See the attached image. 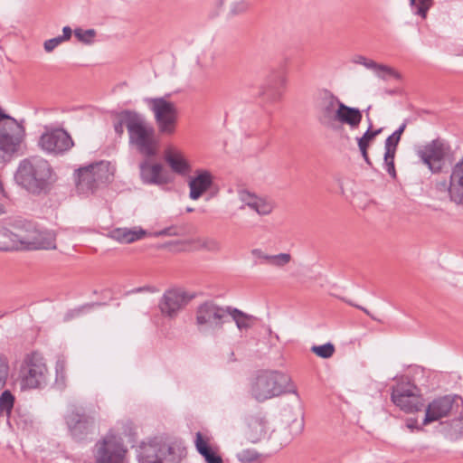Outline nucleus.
I'll use <instances>...</instances> for the list:
<instances>
[{"label": "nucleus", "instance_id": "nucleus-8", "mask_svg": "<svg viewBox=\"0 0 463 463\" xmlns=\"http://www.w3.org/2000/svg\"><path fill=\"white\" fill-rule=\"evenodd\" d=\"M231 306H219L213 300H205L195 310V324L200 331H222L229 318Z\"/></svg>", "mask_w": 463, "mask_h": 463}, {"label": "nucleus", "instance_id": "nucleus-18", "mask_svg": "<svg viewBox=\"0 0 463 463\" xmlns=\"http://www.w3.org/2000/svg\"><path fill=\"white\" fill-rule=\"evenodd\" d=\"M323 106L320 109V115L317 119L321 125L335 131H337L343 127L336 124V118H335V106H338V102H341L335 95H334L329 90L323 89L320 90Z\"/></svg>", "mask_w": 463, "mask_h": 463}, {"label": "nucleus", "instance_id": "nucleus-56", "mask_svg": "<svg viewBox=\"0 0 463 463\" xmlns=\"http://www.w3.org/2000/svg\"><path fill=\"white\" fill-rule=\"evenodd\" d=\"M251 253L256 258L263 259V260H269L270 262V256L271 255L264 254V252L260 249H254V250H251Z\"/></svg>", "mask_w": 463, "mask_h": 463}, {"label": "nucleus", "instance_id": "nucleus-1", "mask_svg": "<svg viewBox=\"0 0 463 463\" xmlns=\"http://www.w3.org/2000/svg\"><path fill=\"white\" fill-rule=\"evenodd\" d=\"M110 118L116 135L121 137L124 134V125L127 127L129 143L136 146L137 152L146 158L157 155L159 140L156 137L154 127L136 110H110Z\"/></svg>", "mask_w": 463, "mask_h": 463}, {"label": "nucleus", "instance_id": "nucleus-20", "mask_svg": "<svg viewBox=\"0 0 463 463\" xmlns=\"http://www.w3.org/2000/svg\"><path fill=\"white\" fill-rule=\"evenodd\" d=\"M448 191L449 199L456 204L463 203V156L451 169L449 184L444 181L440 184Z\"/></svg>", "mask_w": 463, "mask_h": 463}, {"label": "nucleus", "instance_id": "nucleus-30", "mask_svg": "<svg viewBox=\"0 0 463 463\" xmlns=\"http://www.w3.org/2000/svg\"><path fill=\"white\" fill-rule=\"evenodd\" d=\"M241 198L246 204L256 211L260 215H266L271 213L272 205L264 199L257 197L247 190L241 193Z\"/></svg>", "mask_w": 463, "mask_h": 463}, {"label": "nucleus", "instance_id": "nucleus-49", "mask_svg": "<svg viewBox=\"0 0 463 463\" xmlns=\"http://www.w3.org/2000/svg\"><path fill=\"white\" fill-rule=\"evenodd\" d=\"M202 247L209 251L216 252L221 250L220 243L214 239H209L203 241Z\"/></svg>", "mask_w": 463, "mask_h": 463}, {"label": "nucleus", "instance_id": "nucleus-6", "mask_svg": "<svg viewBox=\"0 0 463 463\" xmlns=\"http://www.w3.org/2000/svg\"><path fill=\"white\" fill-rule=\"evenodd\" d=\"M391 401L406 413L420 411L424 407L421 390L408 376L392 387Z\"/></svg>", "mask_w": 463, "mask_h": 463}, {"label": "nucleus", "instance_id": "nucleus-3", "mask_svg": "<svg viewBox=\"0 0 463 463\" xmlns=\"http://www.w3.org/2000/svg\"><path fill=\"white\" fill-rule=\"evenodd\" d=\"M251 396L263 402L284 393L296 392L288 373L277 370H260L250 383Z\"/></svg>", "mask_w": 463, "mask_h": 463}, {"label": "nucleus", "instance_id": "nucleus-21", "mask_svg": "<svg viewBox=\"0 0 463 463\" xmlns=\"http://www.w3.org/2000/svg\"><path fill=\"white\" fill-rule=\"evenodd\" d=\"M92 165L80 166L74 171L75 185L80 193L94 194L99 187L91 170Z\"/></svg>", "mask_w": 463, "mask_h": 463}, {"label": "nucleus", "instance_id": "nucleus-40", "mask_svg": "<svg viewBox=\"0 0 463 463\" xmlns=\"http://www.w3.org/2000/svg\"><path fill=\"white\" fill-rule=\"evenodd\" d=\"M73 33L77 40L84 44H91L94 42V38L97 34L94 29L83 30L81 28L74 29Z\"/></svg>", "mask_w": 463, "mask_h": 463}, {"label": "nucleus", "instance_id": "nucleus-25", "mask_svg": "<svg viewBox=\"0 0 463 463\" xmlns=\"http://www.w3.org/2000/svg\"><path fill=\"white\" fill-rule=\"evenodd\" d=\"M147 232L142 228H114L109 231L108 236L119 243H132L143 239Z\"/></svg>", "mask_w": 463, "mask_h": 463}, {"label": "nucleus", "instance_id": "nucleus-34", "mask_svg": "<svg viewBox=\"0 0 463 463\" xmlns=\"http://www.w3.org/2000/svg\"><path fill=\"white\" fill-rule=\"evenodd\" d=\"M55 382L54 386L60 391L66 387V360L63 356L59 357L55 364Z\"/></svg>", "mask_w": 463, "mask_h": 463}, {"label": "nucleus", "instance_id": "nucleus-52", "mask_svg": "<svg viewBox=\"0 0 463 463\" xmlns=\"http://www.w3.org/2000/svg\"><path fill=\"white\" fill-rule=\"evenodd\" d=\"M383 163H394L396 150L384 148Z\"/></svg>", "mask_w": 463, "mask_h": 463}, {"label": "nucleus", "instance_id": "nucleus-32", "mask_svg": "<svg viewBox=\"0 0 463 463\" xmlns=\"http://www.w3.org/2000/svg\"><path fill=\"white\" fill-rule=\"evenodd\" d=\"M229 317L235 322L237 328L240 331H247L252 328L258 318L252 315H249L242 310L232 307L230 308Z\"/></svg>", "mask_w": 463, "mask_h": 463}, {"label": "nucleus", "instance_id": "nucleus-59", "mask_svg": "<svg viewBox=\"0 0 463 463\" xmlns=\"http://www.w3.org/2000/svg\"><path fill=\"white\" fill-rule=\"evenodd\" d=\"M406 126H407V122L404 121L402 124H401L399 126V128L394 131L392 132L393 135L397 136V137H402L405 128H406Z\"/></svg>", "mask_w": 463, "mask_h": 463}, {"label": "nucleus", "instance_id": "nucleus-41", "mask_svg": "<svg viewBox=\"0 0 463 463\" xmlns=\"http://www.w3.org/2000/svg\"><path fill=\"white\" fill-rule=\"evenodd\" d=\"M17 415L14 418L15 423L19 429L23 430H31L33 428V420L31 415L22 413L19 410L16 411Z\"/></svg>", "mask_w": 463, "mask_h": 463}, {"label": "nucleus", "instance_id": "nucleus-23", "mask_svg": "<svg viewBox=\"0 0 463 463\" xmlns=\"http://www.w3.org/2000/svg\"><path fill=\"white\" fill-rule=\"evenodd\" d=\"M164 158L171 170L181 176L187 175L192 170L189 161L180 151L168 147L165 151Z\"/></svg>", "mask_w": 463, "mask_h": 463}, {"label": "nucleus", "instance_id": "nucleus-7", "mask_svg": "<svg viewBox=\"0 0 463 463\" xmlns=\"http://www.w3.org/2000/svg\"><path fill=\"white\" fill-rule=\"evenodd\" d=\"M64 422L69 436L76 442L92 439L95 419L82 407L72 406L64 415Z\"/></svg>", "mask_w": 463, "mask_h": 463}, {"label": "nucleus", "instance_id": "nucleus-11", "mask_svg": "<svg viewBox=\"0 0 463 463\" xmlns=\"http://www.w3.org/2000/svg\"><path fill=\"white\" fill-rule=\"evenodd\" d=\"M450 155L452 150L449 143L440 137L431 140L417 151V156L432 174L443 171L444 162Z\"/></svg>", "mask_w": 463, "mask_h": 463}, {"label": "nucleus", "instance_id": "nucleus-13", "mask_svg": "<svg viewBox=\"0 0 463 463\" xmlns=\"http://www.w3.org/2000/svg\"><path fill=\"white\" fill-rule=\"evenodd\" d=\"M194 298V293H189L182 288H168L164 292L157 306L164 317L175 319L178 313Z\"/></svg>", "mask_w": 463, "mask_h": 463}, {"label": "nucleus", "instance_id": "nucleus-17", "mask_svg": "<svg viewBox=\"0 0 463 463\" xmlns=\"http://www.w3.org/2000/svg\"><path fill=\"white\" fill-rule=\"evenodd\" d=\"M150 159L146 157L139 165L140 178L143 184L165 185L173 183L174 176L164 169L162 164H151Z\"/></svg>", "mask_w": 463, "mask_h": 463}, {"label": "nucleus", "instance_id": "nucleus-12", "mask_svg": "<svg viewBox=\"0 0 463 463\" xmlns=\"http://www.w3.org/2000/svg\"><path fill=\"white\" fill-rule=\"evenodd\" d=\"M38 146L48 154L63 156L74 146V141L67 130L62 128H49L45 127Z\"/></svg>", "mask_w": 463, "mask_h": 463}, {"label": "nucleus", "instance_id": "nucleus-14", "mask_svg": "<svg viewBox=\"0 0 463 463\" xmlns=\"http://www.w3.org/2000/svg\"><path fill=\"white\" fill-rule=\"evenodd\" d=\"M286 85L285 68L271 70L260 86L259 97L269 104L279 102L283 96V89Z\"/></svg>", "mask_w": 463, "mask_h": 463}, {"label": "nucleus", "instance_id": "nucleus-27", "mask_svg": "<svg viewBox=\"0 0 463 463\" xmlns=\"http://www.w3.org/2000/svg\"><path fill=\"white\" fill-rule=\"evenodd\" d=\"M194 444L196 450L203 457L206 463H223L222 458L211 446L208 438L200 431L195 434Z\"/></svg>", "mask_w": 463, "mask_h": 463}, {"label": "nucleus", "instance_id": "nucleus-35", "mask_svg": "<svg viewBox=\"0 0 463 463\" xmlns=\"http://www.w3.org/2000/svg\"><path fill=\"white\" fill-rule=\"evenodd\" d=\"M15 402V397L9 390H5L0 394V414L10 417Z\"/></svg>", "mask_w": 463, "mask_h": 463}, {"label": "nucleus", "instance_id": "nucleus-63", "mask_svg": "<svg viewBox=\"0 0 463 463\" xmlns=\"http://www.w3.org/2000/svg\"><path fill=\"white\" fill-rule=\"evenodd\" d=\"M194 211V209L193 207L186 208V213H193Z\"/></svg>", "mask_w": 463, "mask_h": 463}, {"label": "nucleus", "instance_id": "nucleus-26", "mask_svg": "<svg viewBox=\"0 0 463 463\" xmlns=\"http://www.w3.org/2000/svg\"><path fill=\"white\" fill-rule=\"evenodd\" d=\"M161 439L155 437L147 444L140 446L138 459L140 463H162L160 460Z\"/></svg>", "mask_w": 463, "mask_h": 463}, {"label": "nucleus", "instance_id": "nucleus-64", "mask_svg": "<svg viewBox=\"0 0 463 463\" xmlns=\"http://www.w3.org/2000/svg\"><path fill=\"white\" fill-rule=\"evenodd\" d=\"M387 93L390 95H394L396 93V91L394 90H390L387 91Z\"/></svg>", "mask_w": 463, "mask_h": 463}, {"label": "nucleus", "instance_id": "nucleus-22", "mask_svg": "<svg viewBox=\"0 0 463 463\" xmlns=\"http://www.w3.org/2000/svg\"><path fill=\"white\" fill-rule=\"evenodd\" d=\"M335 118H336V122H339L341 126L346 124L351 128H356L363 119V113L358 108L338 102V108L335 111Z\"/></svg>", "mask_w": 463, "mask_h": 463}, {"label": "nucleus", "instance_id": "nucleus-29", "mask_svg": "<svg viewBox=\"0 0 463 463\" xmlns=\"http://www.w3.org/2000/svg\"><path fill=\"white\" fill-rule=\"evenodd\" d=\"M93 168L91 169L94 173V176L98 184H108L112 182L114 177V167L111 165L109 161L100 160L90 164Z\"/></svg>", "mask_w": 463, "mask_h": 463}, {"label": "nucleus", "instance_id": "nucleus-19", "mask_svg": "<svg viewBox=\"0 0 463 463\" xmlns=\"http://www.w3.org/2000/svg\"><path fill=\"white\" fill-rule=\"evenodd\" d=\"M214 177L207 169H196L194 175H189L187 184L189 187V197L195 201L201 198L203 194L213 185Z\"/></svg>", "mask_w": 463, "mask_h": 463}, {"label": "nucleus", "instance_id": "nucleus-45", "mask_svg": "<svg viewBox=\"0 0 463 463\" xmlns=\"http://www.w3.org/2000/svg\"><path fill=\"white\" fill-rule=\"evenodd\" d=\"M384 74L396 80H402V74L399 71L388 65L382 64L380 71L377 72V76L383 80H386V76Z\"/></svg>", "mask_w": 463, "mask_h": 463}, {"label": "nucleus", "instance_id": "nucleus-39", "mask_svg": "<svg viewBox=\"0 0 463 463\" xmlns=\"http://www.w3.org/2000/svg\"><path fill=\"white\" fill-rule=\"evenodd\" d=\"M310 351L320 358L328 359L335 354V347L332 343L327 342L319 345H312Z\"/></svg>", "mask_w": 463, "mask_h": 463}, {"label": "nucleus", "instance_id": "nucleus-36", "mask_svg": "<svg viewBox=\"0 0 463 463\" xmlns=\"http://www.w3.org/2000/svg\"><path fill=\"white\" fill-rule=\"evenodd\" d=\"M409 4L414 14L425 19L434 4V0H409Z\"/></svg>", "mask_w": 463, "mask_h": 463}, {"label": "nucleus", "instance_id": "nucleus-62", "mask_svg": "<svg viewBox=\"0 0 463 463\" xmlns=\"http://www.w3.org/2000/svg\"><path fill=\"white\" fill-rule=\"evenodd\" d=\"M364 162H365L369 166H373V163H372V161H371V159H370V157H369V155H368L367 156H364Z\"/></svg>", "mask_w": 463, "mask_h": 463}, {"label": "nucleus", "instance_id": "nucleus-10", "mask_svg": "<svg viewBox=\"0 0 463 463\" xmlns=\"http://www.w3.org/2000/svg\"><path fill=\"white\" fill-rule=\"evenodd\" d=\"M170 97L171 94H165V97L145 99L154 113L158 132L166 136L175 133L178 117L176 106L174 102L167 100Z\"/></svg>", "mask_w": 463, "mask_h": 463}, {"label": "nucleus", "instance_id": "nucleus-55", "mask_svg": "<svg viewBox=\"0 0 463 463\" xmlns=\"http://www.w3.org/2000/svg\"><path fill=\"white\" fill-rule=\"evenodd\" d=\"M381 65H382L381 63H377L376 61H374L373 60L367 59V61H365L364 67L369 70H373L377 73L380 71Z\"/></svg>", "mask_w": 463, "mask_h": 463}, {"label": "nucleus", "instance_id": "nucleus-50", "mask_svg": "<svg viewBox=\"0 0 463 463\" xmlns=\"http://www.w3.org/2000/svg\"><path fill=\"white\" fill-rule=\"evenodd\" d=\"M406 426L407 428H409L411 430H417V431H423V426L424 425H419L418 424V420L416 418H409L406 420Z\"/></svg>", "mask_w": 463, "mask_h": 463}, {"label": "nucleus", "instance_id": "nucleus-47", "mask_svg": "<svg viewBox=\"0 0 463 463\" xmlns=\"http://www.w3.org/2000/svg\"><path fill=\"white\" fill-rule=\"evenodd\" d=\"M402 137L393 135L392 133L387 137L384 142V148H390L397 150L398 145L401 141Z\"/></svg>", "mask_w": 463, "mask_h": 463}, {"label": "nucleus", "instance_id": "nucleus-4", "mask_svg": "<svg viewBox=\"0 0 463 463\" xmlns=\"http://www.w3.org/2000/svg\"><path fill=\"white\" fill-rule=\"evenodd\" d=\"M24 129L17 120L0 107V164L5 165L15 156L21 146Z\"/></svg>", "mask_w": 463, "mask_h": 463}, {"label": "nucleus", "instance_id": "nucleus-15", "mask_svg": "<svg viewBox=\"0 0 463 463\" xmlns=\"http://www.w3.org/2000/svg\"><path fill=\"white\" fill-rule=\"evenodd\" d=\"M458 401H460L461 403H463L462 398L457 394L453 396L444 395L435 398L425 409V416L422 420V425H428L446 417L449 411L453 410L455 405L458 407Z\"/></svg>", "mask_w": 463, "mask_h": 463}, {"label": "nucleus", "instance_id": "nucleus-44", "mask_svg": "<svg viewBox=\"0 0 463 463\" xmlns=\"http://www.w3.org/2000/svg\"><path fill=\"white\" fill-rule=\"evenodd\" d=\"M237 458L242 463H251L260 458V454L255 449H247L238 453Z\"/></svg>", "mask_w": 463, "mask_h": 463}, {"label": "nucleus", "instance_id": "nucleus-48", "mask_svg": "<svg viewBox=\"0 0 463 463\" xmlns=\"http://www.w3.org/2000/svg\"><path fill=\"white\" fill-rule=\"evenodd\" d=\"M63 43L62 40H61L60 36L46 40L44 42L43 47L45 52H52L59 44Z\"/></svg>", "mask_w": 463, "mask_h": 463}, {"label": "nucleus", "instance_id": "nucleus-58", "mask_svg": "<svg viewBox=\"0 0 463 463\" xmlns=\"http://www.w3.org/2000/svg\"><path fill=\"white\" fill-rule=\"evenodd\" d=\"M157 289L154 286H143L133 289V292H156Z\"/></svg>", "mask_w": 463, "mask_h": 463}, {"label": "nucleus", "instance_id": "nucleus-61", "mask_svg": "<svg viewBox=\"0 0 463 463\" xmlns=\"http://www.w3.org/2000/svg\"><path fill=\"white\" fill-rule=\"evenodd\" d=\"M358 147H359V151H360L361 156H363V158L364 156H368V149H369V147H367V146L363 147V146H358Z\"/></svg>", "mask_w": 463, "mask_h": 463}, {"label": "nucleus", "instance_id": "nucleus-28", "mask_svg": "<svg viewBox=\"0 0 463 463\" xmlns=\"http://www.w3.org/2000/svg\"><path fill=\"white\" fill-rule=\"evenodd\" d=\"M186 455V449L175 442L167 443L161 439L160 460L162 463H181Z\"/></svg>", "mask_w": 463, "mask_h": 463}, {"label": "nucleus", "instance_id": "nucleus-2", "mask_svg": "<svg viewBox=\"0 0 463 463\" xmlns=\"http://www.w3.org/2000/svg\"><path fill=\"white\" fill-rule=\"evenodd\" d=\"M14 180L32 195H48L54 188L57 175L46 159L32 156L20 161Z\"/></svg>", "mask_w": 463, "mask_h": 463}, {"label": "nucleus", "instance_id": "nucleus-16", "mask_svg": "<svg viewBox=\"0 0 463 463\" xmlns=\"http://www.w3.org/2000/svg\"><path fill=\"white\" fill-rule=\"evenodd\" d=\"M96 446L95 463H124L127 450L123 444L116 440L114 437H106Z\"/></svg>", "mask_w": 463, "mask_h": 463}, {"label": "nucleus", "instance_id": "nucleus-43", "mask_svg": "<svg viewBox=\"0 0 463 463\" xmlns=\"http://www.w3.org/2000/svg\"><path fill=\"white\" fill-rule=\"evenodd\" d=\"M9 374V364L7 358L0 354V390L3 389L6 383Z\"/></svg>", "mask_w": 463, "mask_h": 463}, {"label": "nucleus", "instance_id": "nucleus-24", "mask_svg": "<svg viewBox=\"0 0 463 463\" xmlns=\"http://www.w3.org/2000/svg\"><path fill=\"white\" fill-rule=\"evenodd\" d=\"M56 249L55 234L48 230H39L35 225V232L30 240L27 250Z\"/></svg>", "mask_w": 463, "mask_h": 463}, {"label": "nucleus", "instance_id": "nucleus-5", "mask_svg": "<svg viewBox=\"0 0 463 463\" xmlns=\"http://www.w3.org/2000/svg\"><path fill=\"white\" fill-rule=\"evenodd\" d=\"M48 369L43 355L36 352L27 354L19 371L22 389L43 388L47 384Z\"/></svg>", "mask_w": 463, "mask_h": 463}, {"label": "nucleus", "instance_id": "nucleus-57", "mask_svg": "<svg viewBox=\"0 0 463 463\" xmlns=\"http://www.w3.org/2000/svg\"><path fill=\"white\" fill-rule=\"evenodd\" d=\"M172 230H173L172 227H167V228H165V229H163L161 231L154 232L153 235L156 236V237H159V236H171V235L175 234V233L172 232Z\"/></svg>", "mask_w": 463, "mask_h": 463}, {"label": "nucleus", "instance_id": "nucleus-53", "mask_svg": "<svg viewBox=\"0 0 463 463\" xmlns=\"http://www.w3.org/2000/svg\"><path fill=\"white\" fill-rule=\"evenodd\" d=\"M384 168L388 175L392 177V180L397 179V172L395 169V163H383Z\"/></svg>", "mask_w": 463, "mask_h": 463}, {"label": "nucleus", "instance_id": "nucleus-51", "mask_svg": "<svg viewBox=\"0 0 463 463\" xmlns=\"http://www.w3.org/2000/svg\"><path fill=\"white\" fill-rule=\"evenodd\" d=\"M344 300L349 306L354 307L363 311L364 314H366L368 317H370L373 320L379 321L366 307H362V306H360L358 304H355L352 300H346V299H344Z\"/></svg>", "mask_w": 463, "mask_h": 463}, {"label": "nucleus", "instance_id": "nucleus-60", "mask_svg": "<svg viewBox=\"0 0 463 463\" xmlns=\"http://www.w3.org/2000/svg\"><path fill=\"white\" fill-rule=\"evenodd\" d=\"M367 61V58L363 55H355L353 61L357 64L364 65L365 64V61Z\"/></svg>", "mask_w": 463, "mask_h": 463}, {"label": "nucleus", "instance_id": "nucleus-9", "mask_svg": "<svg viewBox=\"0 0 463 463\" xmlns=\"http://www.w3.org/2000/svg\"><path fill=\"white\" fill-rule=\"evenodd\" d=\"M35 223L28 220H17L13 230H0V251L27 250L30 240L35 232Z\"/></svg>", "mask_w": 463, "mask_h": 463}, {"label": "nucleus", "instance_id": "nucleus-46", "mask_svg": "<svg viewBox=\"0 0 463 463\" xmlns=\"http://www.w3.org/2000/svg\"><path fill=\"white\" fill-rule=\"evenodd\" d=\"M291 257L290 254L288 253H279L277 255H271L270 263L281 267L288 263Z\"/></svg>", "mask_w": 463, "mask_h": 463}, {"label": "nucleus", "instance_id": "nucleus-37", "mask_svg": "<svg viewBox=\"0 0 463 463\" xmlns=\"http://www.w3.org/2000/svg\"><path fill=\"white\" fill-rule=\"evenodd\" d=\"M252 6L250 0H239L233 2L228 13V16L234 17L246 14Z\"/></svg>", "mask_w": 463, "mask_h": 463}, {"label": "nucleus", "instance_id": "nucleus-38", "mask_svg": "<svg viewBox=\"0 0 463 463\" xmlns=\"http://www.w3.org/2000/svg\"><path fill=\"white\" fill-rule=\"evenodd\" d=\"M381 132L382 128L373 129V124L370 123V126L368 127L367 130L363 134V136L356 137L357 145L363 146V147H370L371 144Z\"/></svg>", "mask_w": 463, "mask_h": 463}, {"label": "nucleus", "instance_id": "nucleus-33", "mask_svg": "<svg viewBox=\"0 0 463 463\" xmlns=\"http://www.w3.org/2000/svg\"><path fill=\"white\" fill-rule=\"evenodd\" d=\"M106 303L103 302H90V303H85L83 305H80L77 307L69 309L66 311V313L63 316V322H69L71 321L74 318L80 317L90 310H92L95 307H101L105 306Z\"/></svg>", "mask_w": 463, "mask_h": 463}, {"label": "nucleus", "instance_id": "nucleus-42", "mask_svg": "<svg viewBox=\"0 0 463 463\" xmlns=\"http://www.w3.org/2000/svg\"><path fill=\"white\" fill-rule=\"evenodd\" d=\"M250 428L256 430V435L250 437L252 442L260 440L266 435L265 425L261 419H255L250 423Z\"/></svg>", "mask_w": 463, "mask_h": 463}, {"label": "nucleus", "instance_id": "nucleus-54", "mask_svg": "<svg viewBox=\"0 0 463 463\" xmlns=\"http://www.w3.org/2000/svg\"><path fill=\"white\" fill-rule=\"evenodd\" d=\"M73 31L69 25H66L62 28V34L59 35L61 37V40L63 42L69 41L71 38Z\"/></svg>", "mask_w": 463, "mask_h": 463}, {"label": "nucleus", "instance_id": "nucleus-31", "mask_svg": "<svg viewBox=\"0 0 463 463\" xmlns=\"http://www.w3.org/2000/svg\"><path fill=\"white\" fill-rule=\"evenodd\" d=\"M440 432L450 440H458L463 437V417L462 412L458 418L440 422Z\"/></svg>", "mask_w": 463, "mask_h": 463}]
</instances>
